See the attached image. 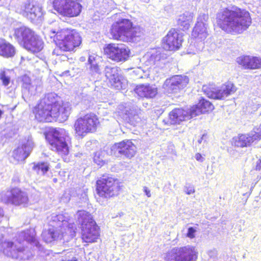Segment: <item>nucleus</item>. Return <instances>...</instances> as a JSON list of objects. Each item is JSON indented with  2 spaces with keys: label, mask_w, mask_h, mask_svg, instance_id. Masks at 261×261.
I'll return each mask as SVG.
<instances>
[{
  "label": "nucleus",
  "mask_w": 261,
  "mask_h": 261,
  "mask_svg": "<svg viewBox=\"0 0 261 261\" xmlns=\"http://www.w3.org/2000/svg\"><path fill=\"white\" fill-rule=\"evenodd\" d=\"M217 25L223 31L232 35L242 33L251 23L249 13L237 7L220 9L216 15Z\"/></svg>",
  "instance_id": "f257e3e1"
},
{
  "label": "nucleus",
  "mask_w": 261,
  "mask_h": 261,
  "mask_svg": "<svg viewBox=\"0 0 261 261\" xmlns=\"http://www.w3.org/2000/svg\"><path fill=\"white\" fill-rule=\"evenodd\" d=\"M16 242L6 241L2 243V249L4 254L13 259H29L33 256L32 251L23 246L25 241L31 245L39 248L40 245L35 238V231L28 229L18 234Z\"/></svg>",
  "instance_id": "f03ea898"
},
{
  "label": "nucleus",
  "mask_w": 261,
  "mask_h": 261,
  "mask_svg": "<svg viewBox=\"0 0 261 261\" xmlns=\"http://www.w3.org/2000/svg\"><path fill=\"white\" fill-rule=\"evenodd\" d=\"M46 32L50 38L54 39L57 46L53 50V54L60 56V59L63 61L67 60L68 58L62 54V51H71L82 42L79 33L75 30L49 29Z\"/></svg>",
  "instance_id": "7ed1b4c3"
},
{
  "label": "nucleus",
  "mask_w": 261,
  "mask_h": 261,
  "mask_svg": "<svg viewBox=\"0 0 261 261\" xmlns=\"http://www.w3.org/2000/svg\"><path fill=\"white\" fill-rule=\"evenodd\" d=\"M70 110L71 108L68 104L51 106L46 105L45 102L40 101L34 108V113L36 119L40 122H51L54 119L64 121L67 119Z\"/></svg>",
  "instance_id": "20e7f679"
},
{
  "label": "nucleus",
  "mask_w": 261,
  "mask_h": 261,
  "mask_svg": "<svg viewBox=\"0 0 261 261\" xmlns=\"http://www.w3.org/2000/svg\"><path fill=\"white\" fill-rule=\"evenodd\" d=\"M110 33L113 39L124 42L136 41L143 34L142 29L134 26L128 19L120 18L112 25Z\"/></svg>",
  "instance_id": "39448f33"
},
{
  "label": "nucleus",
  "mask_w": 261,
  "mask_h": 261,
  "mask_svg": "<svg viewBox=\"0 0 261 261\" xmlns=\"http://www.w3.org/2000/svg\"><path fill=\"white\" fill-rule=\"evenodd\" d=\"M76 218L81 225L83 240L86 243L96 241L99 236V229L91 214L84 210L78 211Z\"/></svg>",
  "instance_id": "423d86ee"
},
{
  "label": "nucleus",
  "mask_w": 261,
  "mask_h": 261,
  "mask_svg": "<svg viewBox=\"0 0 261 261\" xmlns=\"http://www.w3.org/2000/svg\"><path fill=\"white\" fill-rule=\"evenodd\" d=\"M45 138L52 150L62 156H66L69 153L68 142L70 138L65 129L62 128L50 129L46 135Z\"/></svg>",
  "instance_id": "0eeeda50"
},
{
  "label": "nucleus",
  "mask_w": 261,
  "mask_h": 261,
  "mask_svg": "<svg viewBox=\"0 0 261 261\" xmlns=\"http://www.w3.org/2000/svg\"><path fill=\"white\" fill-rule=\"evenodd\" d=\"M99 124V121L97 116L93 113L81 116L76 120L74 124L75 134L84 137L89 133L96 132Z\"/></svg>",
  "instance_id": "6e6552de"
},
{
  "label": "nucleus",
  "mask_w": 261,
  "mask_h": 261,
  "mask_svg": "<svg viewBox=\"0 0 261 261\" xmlns=\"http://www.w3.org/2000/svg\"><path fill=\"white\" fill-rule=\"evenodd\" d=\"M17 11L34 23H40L43 19L42 5L37 1L28 0L23 3Z\"/></svg>",
  "instance_id": "1a4fd4ad"
},
{
  "label": "nucleus",
  "mask_w": 261,
  "mask_h": 261,
  "mask_svg": "<svg viewBox=\"0 0 261 261\" xmlns=\"http://www.w3.org/2000/svg\"><path fill=\"white\" fill-rule=\"evenodd\" d=\"M80 0H53L54 9L60 14L68 17H73L80 15L82 6Z\"/></svg>",
  "instance_id": "9d476101"
},
{
  "label": "nucleus",
  "mask_w": 261,
  "mask_h": 261,
  "mask_svg": "<svg viewBox=\"0 0 261 261\" xmlns=\"http://www.w3.org/2000/svg\"><path fill=\"white\" fill-rule=\"evenodd\" d=\"M197 253L195 248L192 246L174 247L167 253L165 260L195 261Z\"/></svg>",
  "instance_id": "9b49d317"
},
{
  "label": "nucleus",
  "mask_w": 261,
  "mask_h": 261,
  "mask_svg": "<svg viewBox=\"0 0 261 261\" xmlns=\"http://www.w3.org/2000/svg\"><path fill=\"white\" fill-rule=\"evenodd\" d=\"M96 186L97 194L105 198L117 195L119 190L118 180L108 176H103L97 180Z\"/></svg>",
  "instance_id": "f8f14e48"
},
{
  "label": "nucleus",
  "mask_w": 261,
  "mask_h": 261,
  "mask_svg": "<svg viewBox=\"0 0 261 261\" xmlns=\"http://www.w3.org/2000/svg\"><path fill=\"white\" fill-rule=\"evenodd\" d=\"M48 219L50 226L62 230L68 234V239H72L75 236L76 225L67 216L54 213Z\"/></svg>",
  "instance_id": "ddd939ff"
},
{
  "label": "nucleus",
  "mask_w": 261,
  "mask_h": 261,
  "mask_svg": "<svg viewBox=\"0 0 261 261\" xmlns=\"http://www.w3.org/2000/svg\"><path fill=\"white\" fill-rule=\"evenodd\" d=\"M1 198L5 203L24 206L28 204L29 201L27 193L17 188L3 191L1 193Z\"/></svg>",
  "instance_id": "4468645a"
},
{
  "label": "nucleus",
  "mask_w": 261,
  "mask_h": 261,
  "mask_svg": "<svg viewBox=\"0 0 261 261\" xmlns=\"http://www.w3.org/2000/svg\"><path fill=\"white\" fill-rule=\"evenodd\" d=\"M105 52L109 58L118 62L127 60L130 51L123 44H110L105 48Z\"/></svg>",
  "instance_id": "2eb2a0df"
},
{
  "label": "nucleus",
  "mask_w": 261,
  "mask_h": 261,
  "mask_svg": "<svg viewBox=\"0 0 261 261\" xmlns=\"http://www.w3.org/2000/svg\"><path fill=\"white\" fill-rule=\"evenodd\" d=\"M105 75L110 86L117 90L125 89L126 80L120 73V70L117 67L106 66Z\"/></svg>",
  "instance_id": "dca6fc26"
},
{
  "label": "nucleus",
  "mask_w": 261,
  "mask_h": 261,
  "mask_svg": "<svg viewBox=\"0 0 261 261\" xmlns=\"http://www.w3.org/2000/svg\"><path fill=\"white\" fill-rule=\"evenodd\" d=\"M189 81V77L186 75H175L166 80L163 88L167 93H177L186 87Z\"/></svg>",
  "instance_id": "f3484780"
},
{
  "label": "nucleus",
  "mask_w": 261,
  "mask_h": 261,
  "mask_svg": "<svg viewBox=\"0 0 261 261\" xmlns=\"http://www.w3.org/2000/svg\"><path fill=\"white\" fill-rule=\"evenodd\" d=\"M136 147L129 140H124L115 143L111 148V154L119 158L124 156L126 158L131 159L136 153Z\"/></svg>",
  "instance_id": "a211bd4d"
},
{
  "label": "nucleus",
  "mask_w": 261,
  "mask_h": 261,
  "mask_svg": "<svg viewBox=\"0 0 261 261\" xmlns=\"http://www.w3.org/2000/svg\"><path fill=\"white\" fill-rule=\"evenodd\" d=\"M208 16L207 14H200L197 18V23L193 29L192 35L198 41L201 42L199 44V48L197 51H200L203 48V43L202 42L207 36V21Z\"/></svg>",
  "instance_id": "6ab92c4d"
},
{
  "label": "nucleus",
  "mask_w": 261,
  "mask_h": 261,
  "mask_svg": "<svg viewBox=\"0 0 261 261\" xmlns=\"http://www.w3.org/2000/svg\"><path fill=\"white\" fill-rule=\"evenodd\" d=\"M34 143L32 137L28 136L22 141L21 146L14 149L12 153V157L17 163L24 161L30 154L33 148Z\"/></svg>",
  "instance_id": "aec40b11"
},
{
  "label": "nucleus",
  "mask_w": 261,
  "mask_h": 261,
  "mask_svg": "<svg viewBox=\"0 0 261 261\" xmlns=\"http://www.w3.org/2000/svg\"><path fill=\"white\" fill-rule=\"evenodd\" d=\"M182 41V36L175 29H172L163 38L162 46L166 50L175 51L179 49Z\"/></svg>",
  "instance_id": "412c9836"
},
{
  "label": "nucleus",
  "mask_w": 261,
  "mask_h": 261,
  "mask_svg": "<svg viewBox=\"0 0 261 261\" xmlns=\"http://www.w3.org/2000/svg\"><path fill=\"white\" fill-rule=\"evenodd\" d=\"M235 86L230 82H227L214 91L208 92V97L215 99H224L236 91Z\"/></svg>",
  "instance_id": "4be33fe9"
},
{
  "label": "nucleus",
  "mask_w": 261,
  "mask_h": 261,
  "mask_svg": "<svg viewBox=\"0 0 261 261\" xmlns=\"http://www.w3.org/2000/svg\"><path fill=\"white\" fill-rule=\"evenodd\" d=\"M42 237L44 241L46 243H51L53 241L63 239L65 241H68L71 239H68V234L62 230L57 229L55 227H50L47 229H45L42 233Z\"/></svg>",
  "instance_id": "5701e85b"
},
{
  "label": "nucleus",
  "mask_w": 261,
  "mask_h": 261,
  "mask_svg": "<svg viewBox=\"0 0 261 261\" xmlns=\"http://www.w3.org/2000/svg\"><path fill=\"white\" fill-rule=\"evenodd\" d=\"M123 119L132 125L136 126L141 121V110L136 107H125L122 113Z\"/></svg>",
  "instance_id": "b1692460"
},
{
  "label": "nucleus",
  "mask_w": 261,
  "mask_h": 261,
  "mask_svg": "<svg viewBox=\"0 0 261 261\" xmlns=\"http://www.w3.org/2000/svg\"><path fill=\"white\" fill-rule=\"evenodd\" d=\"M169 120L171 124H179L181 121L189 120L193 117H192L190 110L187 111L182 109H174L169 114Z\"/></svg>",
  "instance_id": "393cba45"
},
{
  "label": "nucleus",
  "mask_w": 261,
  "mask_h": 261,
  "mask_svg": "<svg viewBox=\"0 0 261 261\" xmlns=\"http://www.w3.org/2000/svg\"><path fill=\"white\" fill-rule=\"evenodd\" d=\"M214 108V107L211 102L202 98L199 100L197 105L193 106L191 108L190 112L191 116L194 117L200 114L211 111Z\"/></svg>",
  "instance_id": "a878e982"
},
{
  "label": "nucleus",
  "mask_w": 261,
  "mask_h": 261,
  "mask_svg": "<svg viewBox=\"0 0 261 261\" xmlns=\"http://www.w3.org/2000/svg\"><path fill=\"white\" fill-rule=\"evenodd\" d=\"M237 61L245 68L257 69L261 67V58L258 57L241 56L237 59Z\"/></svg>",
  "instance_id": "bb28decb"
},
{
  "label": "nucleus",
  "mask_w": 261,
  "mask_h": 261,
  "mask_svg": "<svg viewBox=\"0 0 261 261\" xmlns=\"http://www.w3.org/2000/svg\"><path fill=\"white\" fill-rule=\"evenodd\" d=\"M135 92L141 97L151 98L154 97L158 93L155 86L150 85H139L135 89Z\"/></svg>",
  "instance_id": "cd10ccee"
},
{
  "label": "nucleus",
  "mask_w": 261,
  "mask_h": 261,
  "mask_svg": "<svg viewBox=\"0 0 261 261\" xmlns=\"http://www.w3.org/2000/svg\"><path fill=\"white\" fill-rule=\"evenodd\" d=\"M16 53L15 47L9 42L0 39V56L6 58H12Z\"/></svg>",
  "instance_id": "c85d7f7f"
},
{
  "label": "nucleus",
  "mask_w": 261,
  "mask_h": 261,
  "mask_svg": "<svg viewBox=\"0 0 261 261\" xmlns=\"http://www.w3.org/2000/svg\"><path fill=\"white\" fill-rule=\"evenodd\" d=\"M255 137L248 134L241 135L233 138V144L237 147H244L250 146L255 141Z\"/></svg>",
  "instance_id": "c756f323"
},
{
  "label": "nucleus",
  "mask_w": 261,
  "mask_h": 261,
  "mask_svg": "<svg viewBox=\"0 0 261 261\" xmlns=\"http://www.w3.org/2000/svg\"><path fill=\"white\" fill-rule=\"evenodd\" d=\"M22 93L23 95L30 96L35 95L37 87L35 85L31 82L30 77L24 75L22 77Z\"/></svg>",
  "instance_id": "7c9ffc66"
},
{
  "label": "nucleus",
  "mask_w": 261,
  "mask_h": 261,
  "mask_svg": "<svg viewBox=\"0 0 261 261\" xmlns=\"http://www.w3.org/2000/svg\"><path fill=\"white\" fill-rule=\"evenodd\" d=\"M193 18V13L189 12H185L178 16L177 19V24L180 29L184 31L188 30L192 22Z\"/></svg>",
  "instance_id": "2f4dec72"
},
{
  "label": "nucleus",
  "mask_w": 261,
  "mask_h": 261,
  "mask_svg": "<svg viewBox=\"0 0 261 261\" xmlns=\"http://www.w3.org/2000/svg\"><path fill=\"white\" fill-rule=\"evenodd\" d=\"M147 65H155L159 61L166 58V55L162 53L161 50H154L146 54L144 57Z\"/></svg>",
  "instance_id": "473e14b6"
},
{
  "label": "nucleus",
  "mask_w": 261,
  "mask_h": 261,
  "mask_svg": "<svg viewBox=\"0 0 261 261\" xmlns=\"http://www.w3.org/2000/svg\"><path fill=\"white\" fill-rule=\"evenodd\" d=\"M44 43L42 39L37 35L35 38L27 44L24 48L28 50L37 53L40 52L43 48Z\"/></svg>",
  "instance_id": "72a5a7b5"
},
{
  "label": "nucleus",
  "mask_w": 261,
  "mask_h": 261,
  "mask_svg": "<svg viewBox=\"0 0 261 261\" xmlns=\"http://www.w3.org/2000/svg\"><path fill=\"white\" fill-rule=\"evenodd\" d=\"M30 28L26 27H21L14 30V36L21 45L24 40H26V37L28 34L30 33Z\"/></svg>",
  "instance_id": "f704fd0d"
},
{
  "label": "nucleus",
  "mask_w": 261,
  "mask_h": 261,
  "mask_svg": "<svg viewBox=\"0 0 261 261\" xmlns=\"http://www.w3.org/2000/svg\"><path fill=\"white\" fill-rule=\"evenodd\" d=\"M98 58V57L94 54L89 56L88 64L90 65L89 68L92 74L99 73V68L96 61Z\"/></svg>",
  "instance_id": "c9c22d12"
},
{
  "label": "nucleus",
  "mask_w": 261,
  "mask_h": 261,
  "mask_svg": "<svg viewBox=\"0 0 261 261\" xmlns=\"http://www.w3.org/2000/svg\"><path fill=\"white\" fill-rule=\"evenodd\" d=\"M33 169L38 174L44 175L49 169L48 164L47 163H38L34 164Z\"/></svg>",
  "instance_id": "e433bc0d"
},
{
  "label": "nucleus",
  "mask_w": 261,
  "mask_h": 261,
  "mask_svg": "<svg viewBox=\"0 0 261 261\" xmlns=\"http://www.w3.org/2000/svg\"><path fill=\"white\" fill-rule=\"evenodd\" d=\"M57 95L55 93H49L48 94L45 98L41 101V102H45L46 105H49L50 106H53L55 105H60L61 106H63L64 104H69L68 103H63L62 105L57 102Z\"/></svg>",
  "instance_id": "4c0bfd02"
},
{
  "label": "nucleus",
  "mask_w": 261,
  "mask_h": 261,
  "mask_svg": "<svg viewBox=\"0 0 261 261\" xmlns=\"http://www.w3.org/2000/svg\"><path fill=\"white\" fill-rule=\"evenodd\" d=\"M149 72L148 68L147 69H143L141 67H137L132 71V73L135 75L137 79L148 77L149 75Z\"/></svg>",
  "instance_id": "58836bf2"
},
{
  "label": "nucleus",
  "mask_w": 261,
  "mask_h": 261,
  "mask_svg": "<svg viewBox=\"0 0 261 261\" xmlns=\"http://www.w3.org/2000/svg\"><path fill=\"white\" fill-rule=\"evenodd\" d=\"M106 153L104 151H96L94 154V162L98 165L102 166L105 163V155Z\"/></svg>",
  "instance_id": "ea45409f"
},
{
  "label": "nucleus",
  "mask_w": 261,
  "mask_h": 261,
  "mask_svg": "<svg viewBox=\"0 0 261 261\" xmlns=\"http://www.w3.org/2000/svg\"><path fill=\"white\" fill-rule=\"evenodd\" d=\"M93 98L89 95L82 93L81 97V101L80 104L83 105V108L88 109L92 104Z\"/></svg>",
  "instance_id": "a19ab883"
},
{
  "label": "nucleus",
  "mask_w": 261,
  "mask_h": 261,
  "mask_svg": "<svg viewBox=\"0 0 261 261\" xmlns=\"http://www.w3.org/2000/svg\"><path fill=\"white\" fill-rule=\"evenodd\" d=\"M28 36L26 37V40H24L23 43H22V45L24 48L27 46V44H29V43L33 40L35 37H36L37 35L35 34L34 31H33L32 30H30V33L28 34Z\"/></svg>",
  "instance_id": "79ce46f5"
},
{
  "label": "nucleus",
  "mask_w": 261,
  "mask_h": 261,
  "mask_svg": "<svg viewBox=\"0 0 261 261\" xmlns=\"http://www.w3.org/2000/svg\"><path fill=\"white\" fill-rule=\"evenodd\" d=\"M28 36L26 37V40H24L23 43H22V45L24 48L27 46V44H29V43L33 40L35 37H36L37 35L35 34L34 31H33L32 30H30V33L28 34Z\"/></svg>",
  "instance_id": "37998d69"
},
{
  "label": "nucleus",
  "mask_w": 261,
  "mask_h": 261,
  "mask_svg": "<svg viewBox=\"0 0 261 261\" xmlns=\"http://www.w3.org/2000/svg\"><path fill=\"white\" fill-rule=\"evenodd\" d=\"M250 133L252 136L255 137V141L260 140L261 139V124L258 127H254Z\"/></svg>",
  "instance_id": "c03bdc74"
},
{
  "label": "nucleus",
  "mask_w": 261,
  "mask_h": 261,
  "mask_svg": "<svg viewBox=\"0 0 261 261\" xmlns=\"http://www.w3.org/2000/svg\"><path fill=\"white\" fill-rule=\"evenodd\" d=\"M0 79L2 81L3 85L5 86H8L10 83V77L6 75V72L4 70L0 71Z\"/></svg>",
  "instance_id": "a18cd8bd"
},
{
  "label": "nucleus",
  "mask_w": 261,
  "mask_h": 261,
  "mask_svg": "<svg viewBox=\"0 0 261 261\" xmlns=\"http://www.w3.org/2000/svg\"><path fill=\"white\" fill-rule=\"evenodd\" d=\"M196 229L193 227H190L188 228V232L187 233V237L190 239H193L195 237V233Z\"/></svg>",
  "instance_id": "49530a36"
},
{
  "label": "nucleus",
  "mask_w": 261,
  "mask_h": 261,
  "mask_svg": "<svg viewBox=\"0 0 261 261\" xmlns=\"http://www.w3.org/2000/svg\"><path fill=\"white\" fill-rule=\"evenodd\" d=\"M208 256L212 259H215L217 257V251L215 249H213L207 251Z\"/></svg>",
  "instance_id": "de8ad7c7"
},
{
  "label": "nucleus",
  "mask_w": 261,
  "mask_h": 261,
  "mask_svg": "<svg viewBox=\"0 0 261 261\" xmlns=\"http://www.w3.org/2000/svg\"><path fill=\"white\" fill-rule=\"evenodd\" d=\"M185 192L188 195H190L195 192L194 188L192 186H186L185 187Z\"/></svg>",
  "instance_id": "09e8293b"
},
{
  "label": "nucleus",
  "mask_w": 261,
  "mask_h": 261,
  "mask_svg": "<svg viewBox=\"0 0 261 261\" xmlns=\"http://www.w3.org/2000/svg\"><path fill=\"white\" fill-rule=\"evenodd\" d=\"M195 158L197 161L200 162H203L204 160V157L199 153H196Z\"/></svg>",
  "instance_id": "8fccbe9b"
},
{
  "label": "nucleus",
  "mask_w": 261,
  "mask_h": 261,
  "mask_svg": "<svg viewBox=\"0 0 261 261\" xmlns=\"http://www.w3.org/2000/svg\"><path fill=\"white\" fill-rule=\"evenodd\" d=\"M143 191L148 197H151V195L150 191L147 187L144 186L143 187Z\"/></svg>",
  "instance_id": "3c124183"
},
{
  "label": "nucleus",
  "mask_w": 261,
  "mask_h": 261,
  "mask_svg": "<svg viewBox=\"0 0 261 261\" xmlns=\"http://www.w3.org/2000/svg\"><path fill=\"white\" fill-rule=\"evenodd\" d=\"M82 201L86 202L88 201V196L86 192H84L82 194Z\"/></svg>",
  "instance_id": "603ef678"
},
{
  "label": "nucleus",
  "mask_w": 261,
  "mask_h": 261,
  "mask_svg": "<svg viewBox=\"0 0 261 261\" xmlns=\"http://www.w3.org/2000/svg\"><path fill=\"white\" fill-rule=\"evenodd\" d=\"M255 170L258 171L261 170V160H259L257 162L255 167Z\"/></svg>",
  "instance_id": "864d4df0"
},
{
  "label": "nucleus",
  "mask_w": 261,
  "mask_h": 261,
  "mask_svg": "<svg viewBox=\"0 0 261 261\" xmlns=\"http://www.w3.org/2000/svg\"><path fill=\"white\" fill-rule=\"evenodd\" d=\"M207 137V135L206 134H203L202 135V137L200 138V139H199L198 140V142L199 143V144H201L202 143V141L203 140H204L205 141L206 139V137Z\"/></svg>",
  "instance_id": "5fc2aeb1"
},
{
  "label": "nucleus",
  "mask_w": 261,
  "mask_h": 261,
  "mask_svg": "<svg viewBox=\"0 0 261 261\" xmlns=\"http://www.w3.org/2000/svg\"><path fill=\"white\" fill-rule=\"evenodd\" d=\"M12 181L14 182H16V183H18L19 182V178L17 176H14L12 179Z\"/></svg>",
  "instance_id": "6e6d98bb"
},
{
  "label": "nucleus",
  "mask_w": 261,
  "mask_h": 261,
  "mask_svg": "<svg viewBox=\"0 0 261 261\" xmlns=\"http://www.w3.org/2000/svg\"><path fill=\"white\" fill-rule=\"evenodd\" d=\"M4 215L3 210L0 207V218H2Z\"/></svg>",
  "instance_id": "4d7b16f0"
},
{
  "label": "nucleus",
  "mask_w": 261,
  "mask_h": 261,
  "mask_svg": "<svg viewBox=\"0 0 261 261\" xmlns=\"http://www.w3.org/2000/svg\"><path fill=\"white\" fill-rule=\"evenodd\" d=\"M3 114V111L0 109V118H1Z\"/></svg>",
  "instance_id": "13d9d810"
},
{
  "label": "nucleus",
  "mask_w": 261,
  "mask_h": 261,
  "mask_svg": "<svg viewBox=\"0 0 261 261\" xmlns=\"http://www.w3.org/2000/svg\"><path fill=\"white\" fill-rule=\"evenodd\" d=\"M143 2H145V3H148L149 2V0H144Z\"/></svg>",
  "instance_id": "bf43d9fd"
},
{
  "label": "nucleus",
  "mask_w": 261,
  "mask_h": 261,
  "mask_svg": "<svg viewBox=\"0 0 261 261\" xmlns=\"http://www.w3.org/2000/svg\"><path fill=\"white\" fill-rule=\"evenodd\" d=\"M69 72V71H68V70H67V71H65V72L63 73V74H66L67 72Z\"/></svg>",
  "instance_id": "052dcab7"
},
{
  "label": "nucleus",
  "mask_w": 261,
  "mask_h": 261,
  "mask_svg": "<svg viewBox=\"0 0 261 261\" xmlns=\"http://www.w3.org/2000/svg\"><path fill=\"white\" fill-rule=\"evenodd\" d=\"M54 181H56V180H57V179H56V178H54Z\"/></svg>",
  "instance_id": "680f3d73"
}]
</instances>
